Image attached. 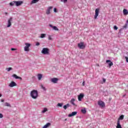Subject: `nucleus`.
<instances>
[{"label":"nucleus","mask_w":128,"mask_h":128,"mask_svg":"<svg viewBox=\"0 0 128 128\" xmlns=\"http://www.w3.org/2000/svg\"><path fill=\"white\" fill-rule=\"evenodd\" d=\"M10 88H14V86H16V82L12 81L9 84Z\"/></svg>","instance_id":"11"},{"label":"nucleus","mask_w":128,"mask_h":128,"mask_svg":"<svg viewBox=\"0 0 128 128\" xmlns=\"http://www.w3.org/2000/svg\"><path fill=\"white\" fill-rule=\"evenodd\" d=\"M84 94H80L78 96V100H79V102H82V99L84 98Z\"/></svg>","instance_id":"8"},{"label":"nucleus","mask_w":128,"mask_h":128,"mask_svg":"<svg viewBox=\"0 0 128 128\" xmlns=\"http://www.w3.org/2000/svg\"><path fill=\"white\" fill-rule=\"evenodd\" d=\"M125 24H127V26H128V20H126V23Z\"/></svg>","instance_id":"45"},{"label":"nucleus","mask_w":128,"mask_h":128,"mask_svg":"<svg viewBox=\"0 0 128 128\" xmlns=\"http://www.w3.org/2000/svg\"><path fill=\"white\" fill-rule=\"evenodd\" d=\"M116 128H122V125H120V121L119 120H118L117 122Z\"/></svg>","instance_id":"17"},{"label":"nucleus","mask_w":128,"mask_h":128,"mask_svg":"<svg viewBox=\"0 0 128 128\" xmlns=\"http://www.w3.org/2000/svg\"><path fill=\"white\" fill-rule=\"evenodd\" d=\"M40 38H46V34H42L41 35H40Z\"/></svg>","instance_id":"27"},{"label":"nucleus","mask_w":128,"mask_h":128,"mask_svg":"<svg viewBox=\"0 0 128 128\" xmlns=\"http://www.w3.org/2000/svg\"><path fill=\"white\" fill-rule=\"evenodd\" d=\"M53 30H58V28L56 26H54Z\"/></svg>","instance_id":"32"},{"label":"nucleus","mask_w":128,"mask_h":128,"mask_svg":"<svg viewBox=\"0 0 128 128\" xmlns=\"http://www.w3.org/2000/svg\"><path fill=\"white\" fill-rule=\"evenodd\" d=\"M81 112H82V114H86V108L82 109L81 110Z\"/></svg>","instance_id":"24"},{"label":"nucleus","mask_w":128,"mask_h":128,"mask_svg":"<svg viewBox=\"0 0 128 128\" xmlns=\"http://www.w3.org/2000/svg\"><path fill=\"white\" fill-rule=\"evenodd\" d=\"M12 76L13 78H16V80H22V78H21V77L17 76L16 74H14L12 75Z\"/></svg>","instance_id":"15"},{"label":"nucleus","mask_w":128,"mask_h":128,"mask_svg":"<svg viewBox=\"0 0 128 128\" xmlns=\"http://www.w3.org/2000/svg\"><path fill=\"white\" fill-rule=\"evenodd\" d=\"M50 123L48 122L46 124H45L42 128H48L50 126Z\"/></svg>","instance_id":"20"},{"label":"nucleus","mask_w":128,"mask_h":128,"mask_svg":"<svg viewBox=\"0 0 128 128\" xmlns=\"http://www.w3.org/2000/svg\"><path fill=\"white\" fill-rule=\"evenodd\" d=\"M54 12H57L58 11L56 10V8H54Z\"/></svg>","instance_id":"38"},{"label":"nucleus","mask_w":128,"mask_h":128,"mask_svg":"<svg viewBox=\"0 0 128 128\" xmlns=\"http://www.w3.org/2000/svg\"><path fill=\"white\" fill-rule=\"evenodd\" d=\"M16 50V49L14 48H11V50Z\"/></svg>","instance_id":"44"},{"label":"nucleus","mask_w":128,"mask_h":128,"mask_svg":"<svg viewBox=\"0 0 128 128\" xmlns=\"http://www.w3.org/2000/svg\"><path fill=\"white\" fill-rule=\"evenodd\" d=\"M78 48H80L81 50H84V48H86V46L84 44V42H81L79 44H78Z\"/></svg>","instance_id":"5"},{"label":"nucleus","mask_w":128,"mask_h":128,"mask_svg":"<svg viewBox=\"0 0 128 128\" xmlns=\"http://www.w3.org/2000/svg\"><path fill=\"white\" fill-rule=\"evenodd\" d=\"M48 112V108H44L43 110L42 111V112L43 114H44V112Z\"/></svg>","instance_id":"31"},{"label":"nucleus","mask_w":128,"mask_h":128,"mask_svg":"<svg viewBox=\"0 0 128 128\" xmlns=\"http://www.w3.org/2000/svg\"><path fill=\"white\" fill-rule=\"evenodd\" d=\"M106 64H108L110 68L112 66H114V63L110 61V60H106Z\"/></svg>","instance_id":"12"},{"label":"nucleus","mask_w":128,"mask_h":128,"mask_svg":"<svg viewBox=\"0 0 128 128\" xmlns=\"http://www.w3.org/2000/svg\"><path fill=\"white\" fill-rule=\"evenodd\" d=\"M78 114V112H73L71 114L68 115L69 118H72V116H76Z\"/></svg>","instance_id":"9"},{"label":"nucleus","mask_w":128,"mask_h":128,"mask_svg":"<svg viewBox=\"0 0 128 128\" xmlns=\"http://www.w3.org/2000/svg\"><path fill=\"white\" fill-rule=\"evenodd\" d=\"M62 104H64L62 103H58L57 106H60V108H62Z\"/></svg>","instance_id":"30"},{"label":"nucleus","mask_w":128,"mask_h":128,"mask_svg":"<svg viewBox=\"0 0 128 128\" xmlns=\"http://www.w3.org/2000/svg\"><path fill=\"white\" fill-rule=\"evenodd\" d=\"M30 96L34 100L38 98V92L36 90H32L30 92Z\"/></svg>","instance_id":"1"},{"label":"nucleus","mask_w":128,"mask_h":128,"mask_svg":"<svg viewBox=\"0 0 128 128\" xmlns=\"http://www.w3.org/2000/svg\"><path fill=\"white\" fill-rule=\"evenodd\" d=\"M126 96V94L123 95V98H124Z\"/></svg>","instance_id":"47"},{"label":"nucleus","mask_w":128,"mask_h":128,"mask_svg":"<svg viewBox=\"0 0 128 128\" xmlns=\"http://www.w3.org/2000/svg\"><path fill=\"white\" fill-rule=\"evenodd\" d=\"M42 74H38V80H42Z\"/></svg>","instance_id":"26"},{"label":"nucleus","mask_w":128,"mask_h":128,"mask_svg":"<svg viewBox=\"0 0 128 128\" xmlns=\"http://www.w3.org/2000/svg\"><path fill=\"white\" fill-rule=\"evenodd\" d=\"M49 26H50V28H54V26L52 24H50Z\"/></svg>","instance_id":"43"},{"label":"nucleus","mask_w":128,"mask_h":128,"mask_svg":"<svg viewBox=\"0 0 128 128\" xmlns=\"http://www.w3.org/2000/svg\"><path fill=\"white\" fill-rule=\"evenodd\" d=\"M0 98H2V94H0Z\"/></svg>","instance_id":"48"},{"label":"nucleus","mask_w":128,"mask_h":128,"mask_svg":"<svg viewBox=\"0 0 128 128\" xmlns=\"http://www.w3.org/2000/svg\"><path fill=\"white\" fill-rule=\"evenodd\" d=\"M60 2H64V4H66V2H67L68 0H60Z\"/></svg>","instance_id":"34"},{"label":"nucleus","mask_w":128,"mask_h":128,"mask_svg":"<svg viewBox=\"0 0 128 128\" xmlns=\"http://www.w3.org/2000/svg\"><path fill=\"white\" fill-rule=\"evenodd\" d=\"M65 120H66V119Z\"/></svg>","instance_id":"50"},{"label":"nucleus","mask_w":128,"mask_h":128,"mask_svg":"<svg viewBox=\"0 0 128 128\" xmlns=\"http://www.w3.org/2000/svg\"><path fill=\"white\" fill-rule=\"evenodd\" d=\"M123 14L124 16H127L128 14V11L126 9H124L123 10Z\"/></svg>","instance_id":"18"},{"label":"nucleus","mask_w":128,"mask_h":128,"mask_svg":"<svg viewBox=\"0 0 128 128\" xmlns=\"http://www.w3.org/2000/svg\"><path fill=\"white\" fill-rule=\"evenodd\" d=\"M114 30H118V26H114Z\"/></svg>","instance_id":"35"},{"label":"nucleus","mask_w":128,"mask_h":128,"mask_svg":"<svg viewBox=\"0 0 128 128\" xmlns=\"http://www.w3.org/2000/svg\"><path fill=\"white\" fill-rule=\"evenodd\" d=\"M24 4L22 1H16V6H22Z\"/></svg>","instance_id":"10"},{"label":"nucleus","mask_w":128,"mask_h":128,"mask_svg":"<svg viewBox=\"0 0 128 128\" xmlns=\"http://www.w3.org/2000/svg\"><path fill=\"white\" fill-rule=\"evenodd\" d=\"M86 84V82L84 81L82 83V86H84V84Z\"/></svg>","instance_id":"40"},{"label":"nucleus","mask_w":128,"mask_h":128,"mask_svg":"<svg viewBox=\"0 0 128 128\" xmlns=\"http://www.w3.org/2000/svg\"><path fill=\"white\" fill-rule=\"evenodd\" d=\"M52 6L48 7L46 12V14H50V10H52Z\"/></svg>","instance_id":"16"},{"label":"nucleus","mask_w":128,"mask_h":128,"mask_svg":"<svg viewBox=\"0 0 128 128\" xmlns=\"http://www.w3.org/2000/svg\"><path fill=\"white\" fill-rule=\"evenodd\" d=\"M40 42H37L36 43V46H40Z\"/></svg>","instance_id":"39"},{"label":"nucleus","mask_w":128,"mask_h":128,"mask_svg":"<svg viewBox=\"0 0 128 128\" xmlns=\"http://www.w3.org/2000/svg\"><path fill=\"white\" fill-rule=\"evenodd\" d=\"M75 100H74V98H72L71 100L70 101V104H72V106H76V104H74Z\"/></svg>","instance_id":"19"},{"label":"nucleus","mask_w":128,"mask_h":128,"mask_svg":"<svg viewBox=\"0 0 128 128\" xmlns=\"http://www.w3.org/2000/svg\"><path fill=\"white\" fill-rule=\"evenodd\" d=\"M106 80L105 78H102V82L104 83L106 82Z\"/></svg>","instance_id":"42"},{"label":"nucleus","mask_w":128,"mask_h":128,"mask_svg":"<svg viewBox=\"0 0 128 128\" xmlns=\"http://www.w3.org/2000/svg\"><path fill=\"white\" fill-rule=\"evenodd\" d=\"M26 46L24 48V52H30V44L25 43Z\"/></svg>","instance_id":"3"},{"label":"nucleus","mask_w":128,"mask_h":128,"mask_svg":"<svg viewBox=\"0 0 128 128\" xmlns=\"http://www.w3.org/2000/svg\"><path fill=\"white\" fill-rule=\"evenodd\" d=\"M58 78H52L51 79L52 82L54 84H56L58 82Z\"/></svg>","instance_id":"13"},{"label":"nucleus","mask_w":128,"mask_h":128,"mask_svg":"<svg viewBox=\"0 0 128 128\" xmlns=\"http://www.w3.org/2000/svg\"><path fill=\"white\" fill-rule=\"evenodd\" d=\"M100 12V9L96 8L95 10V15L94 16V18L96 19L98 16V14Z\"/></svg>","instance_id":"6"},{"label":"nucleus","mask_w":128,"mask_h":128,"mask_svg":"<svg viewBox=\"0 0 128 128\" xmlns=\"http://www.w3.org/2000/svg\"><path fill=\"white\" fill-rule=\"evenodd\" d=\"M5 14H8V12H6Z\"/></svg>","instance_id":"49"},{"label":"nucleus","mask_w":128,"mask_h":128,"mask_svg":"<svg viewBox=\"0 0 128 128\" xmlns=\"http://www.w3.org/2000/svg\"><path fill=\"white\" fill-rule=\"evenodd\" d=\"M128 28V25L125 24L124 26H122V28L120 30V32H122V30H126Z\"/></svg>","instance_id":"14"},{"label":"nucleus","mask_w":128,"mask_h":128,"mask_svg":"<svg viewBox=\"0 0 128 128\" xmlns=\"http://www.w3.org/2000/svg\"><path fill=\"white\" fill-rule=\"evenodd\" d=\"M10 5L11 6H16V1H13L11 2L10 3Z\"/></svg>","instance_id":"23"},{"label":"nucleus","mask_w":128,"mask_h":128,"mask_svg":"<svg viewBox=\"0 0 128 128\" xmlns=\"http://www.w3.org/2000/svg\"><path fill=\"white\" fill-rule=\"evenodd\" d=\"M70 104H67L66 105H64L63 108H64V110H66L68 108H70Z\"/></svg>","instance_id":"21"},{"label":"nucleus","mask_w":128,"mask_h":128,"mask_svg":"<svg viewBox=\"0 0 128 128\" xmlns=\"http://www.w3.org/2000/svg\"><path fill=\"white\" fill-rule=\"evenodd\" d=\"M98 104L101 108H104V106H106V104H104V101L102 100L98 101Z\"/></svg>","instance_id":"4"},{"label":"nucleus","mask_w":128,"mask_h":128,"mask_svg":"<svg viewBox=\"0 0 128 128\" xmlns=\"http://www.w3.org/2000/svg\"><path fill=\"white\" fill-rule=\"evenodd\" d=\"M4 118V115H2V114H0V118Z\"/></svg>","instance_id":"37"},{"label":"nucleus","mask_w":128,"mask_h":128,"mask_svg":"<svg viewBox=\"0 0 128 128\" xmlns=\"http://www.w3.org/2000/svg\"><path fill=\"white\" fill-rule=\"evenodd\" d=\"M1 102H4V100H2Z\"/></svg>","instance_id":"46"},{"label":"nucleus","mask_w":128,"mask_h":128,"mask_svg":"<svg viewBox=\"0 0 128 128\" xmlns=\"http://www.w3.org/2000/svg\"><path fill=\"white\" fill-rule=\"evenodd\" d=\"M40 86L42 90H46V87L44 86L42 84H41Z\"/></svg>","instance_id":"28"},{"label":"nucleus","mask_w":128,"mask_h":128,"mask_svg":"<svg viewBox=\"0 0 128 128\" xmlns=\"http://www.w3.org/2000/svg\"><path fill=\"white\" fill-rule=\"evenodd\" d=\"M41 52L43 54H50V49H48V48H43Z\"/></svg>","instance_id":"2"},{"label":"nucleus","mask_w":128,"mask_h":128,"mask_svg":"<svg viewBox=\"0 0 128 128\" xmlns=\"http://www.w3.org/2000/svg\"><path fill=\"white\" fill-rule=\"evenodd\" d=\"M40 0H32V4H36V2H38Z\"/></svg>","instance_id":"29"},{"label":"nucleus","mask_w":128,"mask_h":128,"mask_svg":"<svg viewBox=\"0 0 128 128\" xmlns=\"http://www.w3.org/2000/svg\"><path fill=\"white\" fill-rule=\"evenodd\" d=\"M8 72H10V70H12V67L8 68H7Z\"/></svg>","instance_id":"33"},{"label":"nucleus","mask_w":128,"mask_h":128,"mask_svg":"<svg viewBox=\"0 0 128 128\" xmlns=\"http://www.w3.org/2000/svg\"><path fill=\"white\" fill-rule=\"evenodd\" d=\"M125 58H126V62H128V57L126 56V57H125Z\"/></svg>","instance_id":"41"},{"label":"nucleus","mask_w":128,"mask_h":128,"mask_svg":"<svg viewBox=\"0 0 128 128\" xmlns=\"http://www.w3.org/2000/svg\"><path fill=\"white\" fill-rule=\"evenodd\" d=\"M48 40H52V37L50 36H48Z\"/></svg>","instance_id":"36"},{"label":"nucleus","mask_w":128,"mask_h":128,"mask_svg":"<svg viewBox=\"0 0 128 128\" xmlns=\"http://www.w3.org/2000/svg\"><path fill=\"white\" fill-rule=\"evenodd\" d=\"M124 118V114H122L121 116H120L119 117L118 120H122V119Z\"/></svg>","instance_id":"25"},{"label":"nucleus","mask_w":128,"mask_h":128,"mask_svg":"<svg viewBox=\"0 0 128 128\" xmlns=\"http://www.w3.org/2000/svg\"><path fill=\"white\" fill-rule=\"evenodd\" d=\"M12 18L10 17L8 20L7 28H10L12 26Z\"/></svg>","instance_id":"7"},{"label":"nucleus","mask_w":128,"mask_h":128,"mask_svg":"<svg viewBox=\"0 0 128 128\" xmlns=\"http://www.w3.org/2000/svg\"><path fill=\"white\" fill-rule=\"evenodd\" d=\"M4 106H10V108L12 106L10 103L6 102L4 104Z\"/></svg>","instance_id":"22"}]
</instances>
